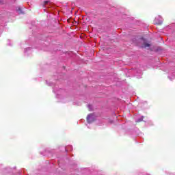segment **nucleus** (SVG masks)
Returning a JSON list of instances; mask_svg holds the SVG:
<instances>
[{
	"mask_svg": "<svg viewBox=\"0 0 175 175\" xmlns=\"http://www.w3.org/2000/svg\"><path fill=\"white\" fill-rule=\"evenodd\" d=\"M87 121L89 124H91L92 121H94V116L92 114H90L87 116Z\"/></svg>",
	"mask_w": 175,
	"mask_h": 175,
	"instance_id": "obj_1",
	"label": "nucleus"
},
{
	"mask_svg": "<svg viewBox=\"0 0 175 175\" xmlns=\"http://www.w3.org/2000/svg\"><path fill=\"white\" fill-rule=\"evenodd\" d=\"M151 44L147 43V42H144L143 45L142 46V49H147V47H150Z\"/></svg>",
	"mask_w": 175,
	"mask_h": 175,
	"instance_id": "obj_2",
	"label": "nucleus"
},
{
	"mask_svg": "<svg viewBox=\"0 0 175 175\" xmlns=\"http://www.w3.org/2000/svg\"><path fill=\"white\" fill-rule=\"evenodd\" d=\"M154 24H156L157 25H162V24H163V21L160 20L159 22H156Z\"/></svg>",
	"mask_w": 175,
	"mask_h": 175,
	"instance_id": "obj_3",
	"label": "nucleus"
},
{
	"mask_svg": "<svg viewBox=\"0 0 175 175\" xmlns=\"http://www.w3.org/2000/svg\"><path fill=\"white\" fill-rule=\"evenodd\" d=\"M49 1H44V3H43V6H46V5H47V3H49Z\"/></svg>",
	"mask_w": 175,
	"mask_h": 175,
	"instance_id": "obj_4",
	"label": "nucleus"
},
{
	"mask_svg": "<svg viewBox=\"0 0 175 175\" xmlns=\"http://www.w3.org/2000/svg\"><path fill=\"white\" fill-rule=\"evenodd\" d=\"M17 12H18L21 14L23 13V10H21V8H18Z\"/></svg>",
	"mask_w": 175,
	"mask_h": 175,
	"instance_id": "obj_5",
	"label": "nucleus"
}]
</instances>
